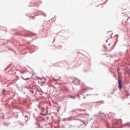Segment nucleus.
Segmentation results:
<instances>
[{"mask_svg": "<svg viewBox=\"0 0 130 130\" xmlns=\"http://www.w3.org/2000/svg\"><path fill=\"white\" fill-rule=\"evenodd\" d=\"M112 44L113 43H110L108 44V46L106 47V50H107L108 51H111L112 49H113V47H112Z\"/></svg>", "mask_w": 130, "mask_h": 130, "instance_id": "1", "label": "nucleus"}, {"mask_svg": "<svg viewBox=\"0 0 130 130\" xmlns=\"http://www.w3.org/2000/svg\"><path fill=\"white\" fill-rule=\"evenodd\" d=\"M118 88L119 90L122 88V81L120 79H118Z\"/></svg>", "mask_w": 130, "mask_h": 130, "instance_id": "2", "label": "nucleus"}, {"mask_svg": "<svg viewBox=\"0 0 130 130\" xmlns=\"http://www.w3.org/2000/svg\"><path fill=\"white\" fill-rule=\"evenodd\" d=\"M75 84L78 85L79 84V80L78 79H75L74 82H73Z\"/></svg>", "mask_w": 130, "mask_h": 130, "instance_id": "3", "label": "nucleus"}, {"mask_svg": "<svg viewBox=\"0 0 130 130\" xmlns=\"http://www.w3.org/2000/svg\"><path fill=\"white\" fill-rule=\"evenodd\" d=\"M125 125H127L129 127H130V122H127L125 124Z\"/></svg>", "mask_w": 130, "mask_h": 130, "instance_id": "4", "label": "nucleus"}, {"mask_svg": "<svg viewBox=\"0 0 130 130\" xmlns=\"http://www.w3.org/2000/svg\"><path fill=\"white\" fill-rule=\"evenodd\" d=\"M25 80H29V79H30L29 78H26V79H24Z\"/></svg>", "mask_w": 130, "mask_h": 130, "instance_id": "5", "label": "nucleus"}, {"mask_svg": "<svg viewBox=\"0 0 130 130\" xmlns=\"http://www.w3.org/2000/svg\"><path fill=\"white\" fill-rule=\"evenodd\" d=\"M61 46H59V49H61Z\"/></svg>", "mask_w": 130, "mask_h": 130, "instance_id": "6", "label": "nucleus"}, {"mask_svg": "<svg viewBox=\"0 0 130 130\" xmlns=\"http://www.w3.org/2000/svg\"><path fill=\"white\" fill-rule=\"evenodd\" d=\"M82 112H85V110H81Z\"/></svg>", "mask_w": 130, "mask_h": 130, "instance_id": "7", "label": "nucleus"}, {"mask_svg": "<svg viewBox=\"0 0 130 130\" xmlns=\"http://www.w3.org/2000/svg\"><path fill=\"white\" fill-rule=\"evenodd\" d=\"M38 125L40 126V124H38Z\"/></svg>", "mask_w": 130, "mask_h": 130, "instance_id": "8", "label": "nucleus"}]
</instances>
